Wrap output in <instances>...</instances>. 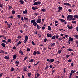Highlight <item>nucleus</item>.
Returning a JSON list of instances; mask_svg holds the SVG:
<instances>
[{
	"label": "nucleus",
	"instance_id": "obj_1",
	"mask_svg": "<svg viewBox=\"0 0 78 78\" xmlns=\"http://www.w3.org/2000/svg\"><path fill=\"white\" fill-rule=\"evenodd\" d=\"M30 22L33 23V25L34 26L36 27L37 26V25H36L37 24V23L36 22L35 20L30 21Z\"/></svg>",
	"mask_w": 78,
	"mask_h": 78
},
{
	"label": "nucleus",
	"instance_id": "obj_2",
	"mask_svg": "<svg viewBox=\"0 0 78 78\" xmlns=\"http://www.w3.org/2000/svg\"><path fill=\"white\" fill-rule=\"evenodd\" d=\"M40 4H41V2L37 1V2H34V4H33V5L34 6H36L38 5H40Z\"/></svg>",
	"mask_w": 78,
	"mask_h": 78
},
{
	"label": "nucleus",
	"instance_id": "obj_3",
	"mask_svg": "<svg viewBox=\"0 0 78 78\" xmlns=\"http://www.w3.org/2000/svg\"><path fill=\"white\" fill-rule=\"evenodd\" d=\"M28 40V36L27 35L25 36V37H24V44L26 43Z\"/></svg>",
	"mask_w": 78,
	"mask_h": 78
},
{
	"label": "nucleus",
	"instance_id": "obj_4",
	"mask_svg": "<svg viewBox=\"0 0 78 78\" xmlns=\"http://www.w3.org/2000/svg\"><path fill=\"white\" fill-rule=\"evenodd\" d=\"M46 61H48V62H50L51 63H52L54 61V59L51 58L50 60H49L48 58H47L46 59Z\"/></svg>",
	"mask_w": 78,
	"mask_h": 78
},
{
	"label": "nucleus",
	"instance_id": "obj_5",
	"mask_svg": "<svg viewBox=\"0 0 78 78\" xmlns=\"http://www.w3.org/2000/svg\"><path fill=\"white\" fill-rule=\"evenodd\" d=\"M72 18H73V16L71 15H69L66 17V19H72Z\"/></svg>",
	"mask_w": 78,
	"mask_h": 78
},
{
	"label": "nucleus",
	"instance_id": "obj_6",
	"mask_svg": "<svg viewBox=\"0 0 78 78\" xmlns=\"http://www.w3.org/2000/svg\"><path fill=\"white\" fill-rule=\"evenodd\" d=\"M38 18V20H37V22H36V23H40L41 22V17L39 16Z\"/></svg>",
	"mask_w": 78,
	"mask_h": 78
},
{
	"label": "nucleus",
	"instance_id": "obj_7",
	"mask_svg": "<svg viewBox=\"0 0 78 78\" xmlns=\"http://www.w3.org/2000/svg\"><path fill=\"white\" fill-rule=\"evenodd\" d=\"M63 5H65V6H70L71 4H69V3H63Z\"/></svg>",
	"mask_w": 78,
	"mask_h": 78
},
{
	"label": "nucleus",
	"instance_id": "obj_8",
	"mask_svg": "<svg viewBox=\"0 0 78 78\" xmlns=\"http://www.w3.org/2000/svg\"><path fill=\"white\" fill-rule=\"evenodd\" d=\"M75 71L72 70L71 71V73H70V75L69 76V78H71V77L72 76V73H75Z\"/></svg>",
	"mask_w": 78,
	"mask_h": 78
},
{
	"label": "nucleus",
	"instance_id": "obj_9",
	"mask_svg": "<svg viewBox=\"0 0 78 78\" xmlns=\"http://www.w3.org/2000/svg\"><path fill=\"white\" fill-rule=\"evenodd\" d=\"M72 41V42L73 41V38H72V37H69V41Z\"/></svg>",
	"mask_w": 78,
	"mask_h": 78
},
{
	"label": "nucleus",
	"instance_id": "obj_10",
	"mask_svg": "<svg viewBox=\"0 0 78 78\" xmlns=\"http://www.w3.org/2000/svg\"><path fill=\"white\" fill-rule=\"evenodd\" d=\"M67 27H68L69 29L70 30L72 29L73 28V27H72V26L69 25H67Z\"/></svg>",
	"mask_w": 78,
	"mask_h": 78
},
{
	"label": "nucleus",
	"instance_id": "obj_11",
	"mask_svg": "<svg viewBox=\"0 0 78 78\" xmlns=\"http://www.w3.org/2000/svg\"><path fill=\"white\" fill-rule=\"evenodd\" d=\"M12 57H13V60H14L15 59H16V57H17V55H16V54L13 55H12Z\"/></svg>",
	"mask_w": 78,
	"mask_h": 78
},
{
	"label": "nucleus",
	"instance_id": "obj_12",
	"mask_svg": "<svg viewBox=\"0 0 78 78\" xmlns=\"http://www.w3.org/2000/svg\"><path fill=\"white\" fill-rule=\"evenodd\" d=\"M59 20L60 21V22H61L62 23L65 22V20H64L63 19H59Z\"/></svg>",
	"mask_w": 78,
	"mask_h": 78
},
{
	"label": "nucleus",
	"instance_id": "obj_13",
	"mask_svg": "<svg viewBox=\"0 0 78 78\" xmlns=\"http://www.w3.org/2000/svg\"><path fill=\"white\" fill-rule=\"evenodd\" d=\"M15 64H17L16 65V66H19V62L18 61H16L15 62Z\"/></svg>",
	"mask_w": 78,
	"mask_h": 78
},
{
	"label": "nucleus",
	"instance_id": "obj_14",
	"mask_svg": "<svg viewBox=\"0 0 78 78\" xmlns=\"http://www.w3.org/2000/svg\"><path fill=\"white\" fill-rule=\"evenodd\" d=\"M38 8L37 7H32V9H33V10L34 11H35V10L37 9Z\"/></svg>",
	"mask_w": 78,
	"mask_h": 78
},
{
	"label": "nucleus",
	"instance_id": "obj_15",
	"mask_svg": "<svg viewBox=\"0 0 78 78\" xmlns=\"http://www.w3.org/2000/svg\"><path fill=\"white\" fill-rule=\"evenodd\" d=\"M47 37H52V36H51V34H47Z\"/></svg>",
	"mask_w": 78,
	"mask_h": 78
},
{
	"label": "nucleus",
	"instance_id": "obj_16",
	"mask_svg": "<svg viewBox=\"0 0 78 78\" xmlns=\"http://www.w3.org/2000/svg\"><path fill=\"white\" fill-rule=\"evenodd\" d=\"M1 46H2L3 47H5V44L2 43H1Z\"/></svg>",
	"mask_w": 78,
	"mask_h": 78
},
{
	"label": "nucleus",
	"instance_id": "obj_17",
	"mask_svg": "<svg viewBox=\"0 0 78 78\" xmlns=\"http://www.w3.org/2000/svg\"><path fill=\"white\" fill-rule=\"evenodd\" d=\"M19 2H20L21 3V4H24V1H23L22 0H20V1H19Z\"/></svg>",
	"mask_w": 78,
	"mask_h": 78
},
{
	"label": "nucleus",
	"instance_id": "obj_18",
	"mask_svg": "<svg viewBox=\"0 0 78 78\" xmlns=\"http://www.w3.org/2000/svg\"><path fill=\"white\" fill-rule=\"evenodd\" d=\"M36 27H37V29L39 30L41 28V27L39 26V25H37V26H36Z\"/></svg>",
	"mask_w": 78,
	"mask_h": 78
},
{
	"label": "nucleus",
	"instance_id": "obj_19",
	"mask_svg": "<svg viewBox=\"0 0 78 78\" xmlns=\"http://www.w3.org/2000/svg\"><path fill=\"white\" fill-rule=\"evenodd\" d=\"M27 11L26 10H24V11H23V14H27Z\"/></svg>",
	"mask_w": 78,
	"mask_h": 78
},
{
	"label": "nucleus",
	"instance_id": "obj_20",
	"mask_svg": "<svg viewBox=\"0 0 78 78\" xmlns=\"http://www.w3.org/2000/svg\"><path fill=\"white\" fill-rule=\"evenodd\" d=\"M9 56H6L5 57H4V59H7V60H9Z\"/></svg>",
	"mask_w": 78,
	"mask_h": 78
},
{
	"label": "nucleus",
	"instance_id": "obj_21",
	"mask_svg": "<svg viewBox=\"0 0 78 78\" xmlns=\"http://www.w3.org/2000/svg\"><path fill=\"white\" fill-rule=\"evenodd\" d=\"M24 20L25 21H28V18H25V17H24Z\"/></svg>",
	"mask_w": 78,
	"mask_h": 78
},
{
	"label": "nucleus",
	"instance_id": "obj_22",
	"mask_svg": "<svg viewBox=\"0 0 78 78\" xmlns=\"http://www.w3.org/2000/svg\"><path fill=\"white\" fill-rule=\"evenodd\" d=\"M73 18L78 19V15H74V16H73Z\"/></svg>",
	"mask_w": 78,
	"mask_h": 78
},
{
	"label": "nucleus",
	"instance_id": "obj_23",
	"mask_svg": "<svg viewBox=\"0 0 78 78\" xmlns=\"http://www.w3.org/2000/svg\"><path fill=\"white\" fill-rule=\"evenodd\" d=\"M55 63H56V64L58 65V64H59V63H60V62H59V61H56Z\"/></svg>",
	"mask_w": 78,
	"mask_h": 78
},
{
	"label": "nucleus",
	"instance_id": "obj_24",
	"mask_svg": "<svg viewBox=\"0 0 78 78\" xmlns=\"http://www.w3.org/2000/svg\"><path fill=\"white\" fill-rule=\"evenodd\" d=\"M7 25H8L7 26V28L9 29L11 27L10 25H9V24H7Z\"/></svg>",
	"mask_w": 78,
	"mask_h": 78
},
{
	"label": "nucleus",
	"instance_id": "obj_25",
	"mask_svg": "<svg viewBox=\"0 0 78 78\" xmlns=\"http://www.w3.org/2000/svg\"><path fill=\"white\" fill-rule=\"evenodd\" d=\"M19 53H20L21 55H23V52H22V51H21V50L19 51Z\"/></svg>",
	"mask_w": 78,
	"mask_h": 78
},
{
	"label": "nucleus",
	"instance_id": "obj_26",
	"mask_svg": "<svg viewBox=\"0 0 78 78\" xmlns=\"http://www.w3.org/2000/svg\"><path fill=\"white\" fill-rule=\"evenodd\" d=\"M48 30H50L51 29V28L50 26H48Z\"/></svg>",
	"mask_w": 78,
	"mask_h": 78
},
{
	"label": "nucleus",
	"instance_id": "obj_27",
	"mask_svg": "<svg viewBox=\"0 0 78 78\" xmlns=\"http://www.w3.org/2000/svg\"><path fill=\"white\" fill-rule=\"evenodd\" d=\"M58 9H59L58 10H62V7L60 6H59V7H58Z\"/></svg>",
	"mask_w": 78,
	"mask_h": 78
},
{
	"label": "nucleus",
	"instance_id": "obj_28",
	"mask_svg": "<svg viewBox=\"0 0 78 78\" xmlns=\"http://www.w3.org/2000/svg\"><path fill=\"white\" fill-rule=\"evenodd\" d=\"M39 76H40V75L38 73H37V76H35V77H37V78H38L39 77Z\"/></svg>",
	"mask_w": 78,
	"mask_h": 78
},
{
	"label": "nucleus",
	"instance_id": "obj_29",
	"mask_svg": "<svg viewBox=\"0 0 78 78\" xmlns=\"http://www.w3.org/2000/svg\"><path fill=\"white\" fill-rule=\"evenodd\" d=\"M67 50L69 51H73V50L72 49L70 48H69L68 49H67Z\"/></svg>",
	"mask_w": 78,
	"mask_h": 78
},
{
	"label": "nucleus",
	"instance_id": "obj_30",
	"mask_svg": "<svg viewBox=\"0 0 78 78\" xmlns=\"http://www.w3.org/2000/svg\"><path fill=\"white\" fill-rule=\"evenodd\" d=\"M23 71H27V68L26 67L24 68Z\"/></svg>",
	"mask_w": 78,
	"mask_h": 78
},
{
	"label": "nucleus",
	"instance_id": "obj_31",
	"mask_svg": "<svg viewBox=\"0 0 78 78\" xmlns=\"http://www.w3.org/2000/svg\"><path fill=\"white\" fill-rule=\"evenodd\" d=\"M31 75V73H27V76H28V77H30Z\"/></svg>",
	"mask_w": 78,
	"mask_h": 78
},
{
	"label": "nucleus",
	"instance_id": "obj_32",
	"mask_svg": "<svg viewBox=\"0 0 78 78\" xmlns=\"http://www.w3.org/2000/svg\"><path fill=\"white\" fill-rule=\"evenodd\" d=\"M21 41H19L18 42V43L17 44V46H19V44H21Z\"/></svg>",
	"mask_w": 78,
	"mask_h": 78
},
{
	"label": "nucleus",
	"instance_id": "obj_33",
	"mask_svg": "<svg viewBox=\"0 0 78 78\" xmlns=\"http://www.w3.org/2000/svg\"><path fill=\"white\" fill-rule=\"evenodd\" d=\"M8 18L10 19H13V16L12 15H11L10 16V17H8Z\"/></svg>",
	"mask_w": 78,
	"mask_h": 78
},
{
	"label": "nucleus",
	"instance_id": "obj_34",
	"mask_svg": "<svg viewBox=\"0 0 78 78\" xmlns=\"http://www.w3.org/2000/svg\"><path fill=\"white\" fill-rule=\"evenodd\" d=\"M11 72H13L14 71V68L13 67L11 68Z\"/></svg>",
	"mask_w": 78,
	"mask_h": 78
},
{
	"label": "nucleus",
	"instance_id": "obj_35",
	"mask_svg": "<svg viewBox=\"0 0 78 78\" xmlns=\"http://www.w3.org/2000/svg\"><path fill=\"white\" fill-rule=\"evenodd\" d=\"M11 42V39H7V42Z\"/></svg>",
	"mask_w": 78,
	"mask_h": 78
},
{
	"label": "nucleus",
	"instance_id": "obj_36",
	"mask_svg": "<svg viewBox=\"0 0 78 78\" xmlns=\"http://www.w3.org/2000/svg\"><path fill=\"white\" fill-rule=\"evenodd\" d=\"M31 43H32V45H36V44L34 43V41H32V42H31Z\"/></svg>",
	"mask_w": 78,
	"mask_h": 78
},
{
	"label": "nucleus",
	"instance_id": "obj_37",
	"mask_svg": "<svg viewBox=\"0 0 78 78\" xmlns=\"http://www.w3.org/2000/svg\"><path fill=\"white\" fill-rule=\"evenodd\" d=\"M69 57H70V55H66V57L67 58H68Z\"/></svg>",
	"mask_w": 78,
	"mask_h": 78
},
{
	"label": "nucleus",
	"instance_id": "obj_38",
	"mask_svg": "<svg viewBox=\"0 0 78 78\" xmlns=\"http://www.w3.org/2000/svg\"><path fill=\"white\" fill-rule=\"evenodd\" d=\"M45 11H46L45 9L43 8L42 9V12H45Z\"/></svg>",
	"mask_w": 78,
	"mask_h": 78
},
{
	"label": "nucleus",
	"instance_id": "obj_39",
	"mask_svg": "<svg viewBox=\"0 0 78 78\" xmlns=\"http://www.w3.org/2000/svg\"><path fill=\"white\" fill-rule=\"evenodd\" d=\"M0 53H4V51H3L2 50H1Z\"/></svg>",
	"mask_w": 78,
	"mask_h": 78
},
{
	"label": "nucleus",
	"instance_id": "obj_40",
	"mask_svg": "<svg viewBox=\"0 0 78 78\" xmlns=\"http://www.w3.org/2000/svg\"><path fill=\"white\" fill-rule=\"evenodd\" d=\"M36 54H37V53H36V51H34V53H33V55H35Z\"/></svg>",
	"mask_w": 78,
	"mask_h": 78
},
{
	"label": "nucleus",
	"instance_id": "obj_41",
	"mask_svg": "<svg viewBox=\"0 0 78 78\" xmlns=\"http://www.w3.org/2000/svg\"><path fill=\"white\" fill-rule=\"evenodd\" d=\"M72 23L76 24V23H77V22L74 21H72Z\"/></svg>",
	"mask_w": 78,
	"mask_h": 78
},
{
	"label": "nucleus",
	"instance_id": "obj_42",
	"mask_svg": "<svg viewBox=\"0 0 78 78\" xmlns=\"http://www.w3.org/2000/svg\"><path fill=\"white\" fill-rule=\"evenodd\" d=\"M75 38H76V39H78V35H75Z\"/></svg>",
	"mask_w": 78,
	"mask_h": 78
},
{
	"label": "nucleus",
	"instance_id": "obj_43",
	"mask_svg": "<svg viewBox=\"0 0 78 78\" xmlns=\"http://www.w3.org/2000/svg\"><path fill=\"white\" fill-rule=\"evenodd\" d=\"M8 8H9V9H12V6H10L9 5H8Z\"/></svg>",
	"mask_w": 78,
	"mask_h": 78
},
{
	"label": "nucleus",
	"instance_id": "obj_44",
	"mask_svg": "<svg viewBox=\"0 0 78 78\" xmlns=\"http://www.w3.org/2000/svg\"><path fill=\"white\" fill-rule=\"evenodd\" d=\"M55 38H56V37H55L54 36L52 37H51V39H52V40H54Z\"/></svg>",
	"mask_w": 78,
	"mask_h": 78
},
{
	"label": "nucleus",
	"instance_id": "obj_45",
	"mask_svg": "<svg viewBox=\"0 0 78 78\" xmlns=\"http://www.w3.org/2000/svg\"><path fill=\"white\" fill-rule=\"evenodd\" d=\"M2 42L3 43L7 42H6V41L5 40H2Z\"/></svg>",
	"mask_w": 78,
	"mask_h": 78
},
{
	"label": "nucleus",
	"instance_id": "obj_46",
	"mask_svg": "<svg viewBox=\"0 0 78 78\" xmlns=\"http://www.w3.org/2000/svg\"><path fill=\"white\" fill-rule=\"evenodd\" d=\"M21 38V36H18V37H17V38L20 39Z\"/></svg>",
	"mask_w": 78,
	"mask_h": 78
},
{
	"label": "nucleus",
	"instance_id": "obj_47",
	"mask_svg": "<svg viewBox=\"0 0 78 78\" xmlns=\"http://www.w3.org/2000/svg\"><path fill=\"white\" fill-rule=\"evenodd\" d=\"M27 51H28V52H29V51H30V48H27Z\"/></svg>",
	"mask_w": 78,
	"mask_h": 78
},
{
	"label": "nucleus",
	"instance_id": "obj_48",
	"mask_svg": "<svg viewBox=\"0 0 78 78\" xmlns=\"http://www.w3.org/2000/svg\"><path fill=\"white\" fill-rule=\"evenodd\" d=\"M59 30H60V31H63V32L65 31V30H63V29H60Z\"/></svg>",
	"mask_w": 78,
	"mask_h": 78
},
{
	"label": "nucleus",
	"instance_id": "obj_49",
	"mask_svg": "<svg viewBox=\"0 0 78 78\" xmlns=\"http://www.w3.org/2000/svg\"><path fill=\"white\" fill-rule=\"evenodd\" d=\"M30 62H34V59H32L30 60Z\"/></svg>",
	"mask_w": 78,
	"mask_h": 78
},
{
	"label": "nucleus",
	"instance_id": "obj_50",
	"mask_svg": "<svg viewBox=\"0 0 78 78\" xmlns=\"http://www.w3.org/2000/svg\"><path fill=\"white\" fill-rule=\"evenodd\" d=\"M27 56H26L25 57H24V60H26V59H27Z\"/></svg>",
	"mask_w": 78,
	"mask_h": 78
},
{
	"label": "nucleus",
	"instance_id": "obj_51",
	"mask_svg": "<svg viewBox=\"0 0 78 78\" xmlns=\"http://www.w3.org/2000/svg\"><path fill=\"white\" fill-rule=\"evenodd\" d=\"M75 20V18H72V19H69V20H72V21H74Z\"/></svg>",
	"mask_w": 78,
	"mask_h": 78
},
{
	"label": "nucleus",
	"instance_id": "obj_52",
	"mask_svg": "<svg viewBox=\"0 0 78 78\" xmlns=\"http://www.w3.org/2000/svg\"><path fill=\"white\" fill-rule=\"evenodd\" d=\"M17 17H18V18H21V15H18L17 16Z\"/></svg>",
	"mask_w": 78,
	"mask_h": 78
},
{
	"label": "nucleus",
	"instance_id": "obj_53",
	"mask_svg": "<svg viewBox=\"0 0 78 78\" xmlns=\"http://www.w3.org/2000/svg\"><path fill=\"white\" fill-rule=\"evenodd\" d=\"M36 53H37V55L40 54V52H39L38 51H37V52H36Z\"/></svg>",
	"mask_w": 78,
	"mask_h": 78
},
{
	"label": "nucleus",
	"instance_id": "obj_54",
	"mask_svg": "<svg viewBox=\"0 0 78 78\" xmlns=\"http://www.w3.org/2000/svg\"><path fill=\"white\" fill-rule=\"evenodd\" d=\"M55 38H56L57 39H58V38H59V36L57 35H56V36L55 37Z\"/></svg>",
	"mask_w": 78,
	"mask_h": 78
},
{
	"label": "nucleus",
	"instance_id": "obj_55",
	"mask_svg": "<svg viewBox=\"0 0 78 78\" xmlns=\"http://www.w3.org/2000/svg\"><path fill=\"white\" fill-rule=\"evenodd\" d=\"M45 29V27H44L42 26V30H44Z\"/></svg>",
	"mask_w": 78,
	"mask_h": 78
},
{
	"label": "nucleus",
	"instance_id": "obj_56",
	"mask_svg": "<svg viewBox=\"0 0 78 78\" xmlns=\"http://www.w3.org/2000/svg\"><path fill=\"white\" fill-rule=\"evenodd\" d=\"M72 62V60L69 59V60H68V62L70 63V62Z\"/></svg>",
	"mask_w": 78,
	"mask_h": 78
},
{
	"label": "nucleus",
	"instance_id": "obj_57",
	"mask_svg": "<svg viewBox=\"0 0 78 78\" xmlns=\"http://www.w3.org/2000/svg\"><path fill=\"white\" fill-rule=\"evenodd\" d=\"M78 44V41L76 40V41H75V44Z\"/></svg>",
	"mask_w": 78,
	"mask_h": 78
},
{
	"label": "nucleus",
	"instance_id": "obj_58",
	"mask_svg": "<svg viewBox=\"0 0 78 78\" xmlns=\"http://www.w3.org/2000/svg\"><path fill=\"white\" fill-rule=\"evenodd\" d=\"M47 41V38H45V39H44V42H46V41Z\"/></svg>",
	"mask_w": 78,
	"mask_h": 78
},
{
	"label": "nucleus",
	"instance_id": "obj_59",
	"mask_svg": "<svg viewBox=\"0 0 78 78\" xmlns=\"http://www.w3.org/2000/svg\"><path fill=\"white\" fill-rule=\"evenodd\" d=\"M48 68V66H47L46 67H45V70L46 71V69Z\"/></svg>",
	"mask_w": 78,
	"mask_h": 78
},
{
	"label": "nucleus",
	"instance_id": "obj_60",
	"mask_svg": "<svg viewBox=\"0 0 78 78\" xmlns=\"http://www.w3.org/2000/svg\"><path fill=\"white\" fill-rule=\"evenodd\" d=\"M16 49V47L15 46H13V47H12V49H13V50H15Z\"/></svg>",
	"mask_w": 78,
	"mask_h": 78
},
{
	"label": "nucleus",
	"instance_id": "obj_61",
	"mask_svg": "<svg viewBox=\"0 0 78 78\" xmlns=\"http://www.w3.org/2000/svg\"><path fill=\"white\" fill-rule=\"evenodd\" d=\"M12 14H15V11L14 10L12 11Z\"/></svg>",
	"mask_w": 78,
	"mask_h": 78
},
{
	"label": "nucleus",
	"instance_id": "obj_62",
	"mask_svg": "<svg viewBox=\"0 0 78 78\" xmlns=\"http://www.w3.org/2000/svg\"><path fill=\"white\" fill-rule=\"evenodd\" d=\"M51 45H52V46H54V45H55V43H51Z\"/></svg>",
	"mask_w": 78,
	"mask_h": 78
},
{
	"label": "nucleus",
	"instance_id": "obj_63",
	"mask_svg": "<svg viewBox=\"0 0 78 78\" xmlns=\"http://www.w3.org/2000/svg\"><path fill=\"white\" fill-rule=\"evenodd\" d=\"M76 29L77 32H78V26H77V27H76Z\"/></svg>",
	"mask_w": 78,
	"mask_h": 78
},
{
	"label": "nucleus",
	"instance_id": "obj_64",
	"mask_svg": "<svg viewBox=\"0 0 78 78\" xmlns=\"http://www.w3.org/2000/svg\"><path fill=\"white\" fill-rule=\"evenodd\" d=\"M62 50H59L58 51V53L59 54H60L61 53V51H62Z\"/></svg>",
	"mask_w": 78,
	"mask_h": 78
}]
</instances>
